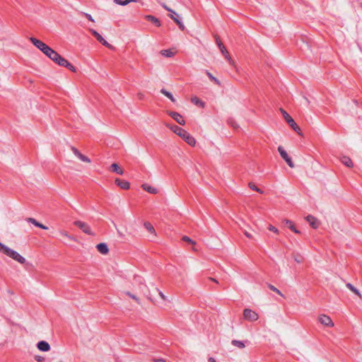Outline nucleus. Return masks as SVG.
<instances>
[{
  "mask_svg": "<svg viewBox=\"0 0 362 362\" xmlns=\"http://www.w3.org/2000/svg\"><path fill=\"white\" fill-rule=\"evenodd\" d=\"M30 40L31 42L37 48L39 49L42 52H43L47 57H49L50 59L52 57H54V53L56 52L53 49H52L50 47L47 45L45 43L42 42L41 40L35 38V37H30Z\"/></svg>",
  "mask_w": 362,
  "mask_h": 362,
  "instance_id": "1",
  "label": "nucleus"
},
{
  "mask_svg": "<svg viewBox=\"0 0 362 362\" xmlns=\"http://www.w3.org/2000/svg\"><path fill=\"white\" fill-rule=\"evenodd\" d=\"M0 250H1L6 256L12 258L20 264H24L26 261L25 259L18 252L9 248L1 243H0Z\"/></svg>",
  "mask_w": 362,
  "mask_h": 362,
  "instance_id": "2",
  "label": "nucleus"
},
{
  "mask_svg": "<svg viewBox=\"0 0 362 362\" xmlns=\"http://www.w3.org/2000/svg\"><path fill=\"white\" fill-rule=\"evenodd\" d=\"M172 130L177 135H179L185 141H186L189 145L194 146L196 144V141L194 138L191 136L187 131L183 129L182 128L174 125L172 127Z\"/></svg>",
  "mask_w": 362,
  "mask_h": 362,
  "instance_id": "3",
  "label": "nucleus"
},
{
  "mask_svg": "<svg viewBox=\"0 0 362 362\" xmlns=\"http://www.w3.org/2000/svg\"><path fill=\"white\" fill-rule=\"evenodd\" d=\"M281 112L284 116V118L287 122V123L291 126V127L298 134H300V129L298 126V124L295 122V121L293 119V118L289 115L288 113H287L284 110L281 109Z\"/></svg>",
  "mask_w": 362,
  "mask_h": 362,
  "instance_id": "4",
  "label": "nucleus"
},
{
  "mask_svg": "<svg viewBox=\"0 0 362 362\" xmlns=\"http://www.w3.org/2000/svg\"><path fill=\"white\" fill-rule=\"evenodd\" d=\"M74 226L80 228L84 233L90 235H94L95 233L92 232L89 225L85 222L81 221H75L74 222Z\"/></svg>",
  "mask_w": 362,
  "mask_h": 362,
  "instance_id": "5",
  "label": "nucleus"
},
{
  "mask_svg": "<svg viewBox=\"0 0 362 362\" xmlns=\"http://www.w3.org/2000/svg\"><path fill=\"white\" fill-rule=\"evenodd\" d=\"M243 317L245 320L253 322L258 320V314L249 308L243 310Z\"/></svg>",
  "mask_w": 362,
  "mask_h": 362,
  "instance_id": "6",
  "label": "nucleus"
},
{
  "mask_svg": "<svg viewBox=\"0 0 362 362\" xmlns=\"http://www.w3.org/2000/svg\"><path fill=\"white\" fill-rule=\"evenodd\" d=\"M278 151L279 152L281 158L286 162L290 168H294L295 165L293 162L292 161L291 158L288 156L287 152L284 150V148L282 146H279L278 147Z\"/></svg>",
  "mask_w": 362,
  "mask_h": 362,
  "instance_id": "7",
  "label": "nucleus"
},
{
  "mask_svg": "<svg viewBox=\"0 0 362 362\" xmlns=\"http://www.w3.org/2000/svg\"><path fill=\"white\" fill-rule=\"evenodd\" d=\"M319 322L327 327H333L334 322H332L330 317L326 315H321L319 316Z\"/></svg>",
  "mask_w": 362,
  "mask_h": 362,
  "instance_id": "8",
  "label": "nucleus"
},
{
  "mask_svg": "<svg viewBox=\"0 0 362 362\" xmlns=\"http://www.w3.org/2000/svg\"><path fill=\"white\" fill-rule=\"evenodd\" d=\"M54 57H52L51 58V60H52L55 64H57L59 66H63L65 64V62H66V59L62 57L59 54H58L57 52L54 53Z\"/></svg>",
  "mask_w": 362,
  "mask_h": 362,
  "instance_id": "9",
  "label": "nucleus"
},
{
  "mask_svg": "<svg viewBox=\"0 0 362 362\" xmlns=\"http://www.w3.org/2000/svg\"><path fill=\"white\" fill-rule=\"evenodd\" d=\"M90 32L92 35L97 39L98 42H100L102 45L110 47V44L103 37V36L98 33L96 30L91 29Z\"/></svg>",
  "mask_w": 362,
  "mask_h": 362,
  "instance_id": "10",
  "label": "nucleus"
},
{
  "mask_svg": "<svg viewBox=\"0 0 362 362\" xmlns=\"http://www.w3.org/2000/svg\"><path fill=\"white\" fill-rule=\"evenodd\" d=\"M170 116L173 119H175L178 124H180V125H185V119L182 118V115L177 112H170L169 113Z\"/></svg>",
  "mask_w": 362,
  "mask_h": 362,
  "instance_id": "11",
  "label": "nucleus"
},
{
  "mask_svg": "<svg viewBox=\"0 0 362 362\" xmlns=\"http://www.w3.org/2000/svg\"><path fill=\"white\" fill-rule=\"evenodd\" d=\"M115 184L122 189H128L130 187V183L128 181L119 178L115 180Z\"/></svg>",
  "mask_w": 362,
  "mask_h": 362,
  "instance_id": "12",
  "label": "nucleus"
},
{
  "mask_svg": "<svg viewBox=\"0 0 362 362\" xmlns=\"http://www.w3.org/2000/svg\"><path fill=\"white\" fill-rule=\"evenodd\" d=\"M37 347L40 351H48L50 349L49 344L45 341H40L37 344Z\"/></svg>",
  "mask_w": 362,
  "mask_h": 362,
  "instance_id": "13",
  "label": "nucleus"
},
{
  "mask_svg": "<svg viewBox=\"0 0 362 362\" xmlns=\"http://www.w3.org/2000/svg\"><path fill=\"white\" fill-rule=\"evenodd\" d=\"M306 221L309 223V224L310 225V226L312 228H318L319 223H318L317 218H315L314 216H313L311 215L307 216Z\"/></svg>",
  "mask_w": 362,
  "mask_h": 362,
  "instance_id": "14",
  "label": "nucleus"
},
{
  "mask_svg": "<svg viewBox=\"0 0 362 362\" xmlns=\"http://www.w3.org/2000/svg\"><path fill=\"white\" fill-rule=\"evenodd\" d=\"M96 248L103 255H106L109 252L108 246L105 243L98 244Z\"/></svg>",
  "mask_w": 362,
  "mask_h": 362,
  "instance_id": "15",
  "label": "nucleus"
},
{
  "mask_svg": "<svg viewBox=\"0 0 362 362\" xmlns=\"http://www.w3.org/2000/svg\"><path fill=\"white\" fill-rule=\"evenodd\" d=\"M340 160L345 166H346L348 168L354 167V163H353L351 159L348 156H342L340 158Z\"/></svg>",
  "mask_w": 362,
  "mask_h": 362,
  "instance_id": "16",
  "label": "nucleus"
},
{
  "mask_svg": "<svg viewBox=\"0 0 362 362\" xmlns=\"http://www.w3.org/2000/svg\"><path fill=\"white\" fill-rule=\"evenodd\" d=\"M142 188H143V189H144L147 192L153 194H155L158 193V189L156 187H153L149 185L147 183L143 184L142 185Z\"/></svg>",
  "mask_w": 362,
  "mask_h": 362,
  "instance_id": "17",
  "label": "nucleus"
},
{
  "mask_svg": "<svg viewBox=\"0 0 362 362\" xmlns=\"http://www.w3.org/2000/svg\"><path fill=\"white\" fill-rule=\"evenodd\" d=\"M110 169L112 172L118 174V175H123L124 171L122 170L119 166L117 163H112L110 165Z\"/></svg>",
  "mask_w": 362,
  "mask_h": 362,
  "instance_id": "18",
  "label": "nucleus"
},
{
  "mask_svg": "<svg viewBox=\"0 0 362 362\" xmlns=\"http://www.w3.org/2000/svg\"><path fill=\"white\" fill-rule=\"evenodd\" d=\"M146 18L147 20L151 21L152 23L156 25L157 27L160 26V21L156 17H155L153 16L148 15V16H146Z\"/></svg>",
  "mask_w": 362,
  "mask_h": 362,
  "instance_id": "19",
  "label": "nucleus"
},
{
  "mask_svg": "<svg viewBox=\"0 0 362 362\" xmlns=\"http://www.w3.org/2000/svg\"><path fill=\"white\" fill-rule=\"evenodd\" d=\"M160 93L162 94H163L165 96H166L167 98H168L173 103H175L176 101L175 98H174L173 94L170 92L165 90V88H162L160 90Z\"/></svg>",
  "mask_w": 362,
  "mask_h": 362,
  "instance_id": "20",
  "label": "nucleus"
},
{
  "mask_svg": "<svg viewBox=\"0 0 362 362\" xmlns=\"http://www.w3.org/2000/svg\"><path fill=\"white\" fill-rule=\"evenodd\" d=\"M284 223L288 226V228L296 233H300V231L295 227L293 222L290 220H285Z\"/></svg>",
  "mask_w": 362,
  "mask_h": 362,
  "instance_id": "21",
  "label": "nucleus"
},
{
  "mask_svg": "<svg viewBox=\"0 0 362 362\" xmlns=\"http://www.w3.org/2000/svg\"><path fill=\"white\" fill-rule=\"evenodd\" d=\"M231 344L233 346H237V347H238L240 349H243L245 346V344L244 341H240V340L233 339L231 341Z\"/></svg>",
  "mask_w": 362,
  "mask_h": 362,
  "instance_id": "22",
  "label": "nucleus"
},
{
  "mask_svg": "<svg viewBox=\"0 0 362 362\" xmlns=\"http://www.w3.org/2000/svg\"><path fill=\"white\" fill-rule=\"evenodd\" d=\"M144 227L148 232L156 234V231L153 226L149 222H145Z\"/></svg>",
  "mask_w": 362,
  "mask_h": 362,
  "instance_id": "23",
  "label": "nucleus"
},
{
  "mask_svg": "<svg viewBox=\"0 0 362 362\" xmlns=\"http://www.w3.org/2000/svg\"><path fill=\"white\" fill-rule=\"evenodd\" d=\"M160 54L166 57H171L174 55V52L170 49H163L161 50Z\"/></svg>",
  "mask_w": 362,
  "mask_h": 362,
  "instance_id": "24",
  "label": "nucleus"
},
{
  "mask_svg": "<svg viewBox=\"0 0 362 362\" xmlns=\"http://www.w3.org/2000/svg\"><path fill=\"white\" fill-rule=\"evenodd\" d=\"M206 74L208 76V77L215 83H216L218 86L221 85V82L219 81V80L214 77L209 71H206Z\"/></svg>",
  "mask_w": 362,
  "mask_h": 362,
  "instance_id": "25",
  "label": "nucleus"
},
{
  "mask_svg": "<svg viewBox=\"0 0 362 362\" xmlns=\"http://www.w3.org/2000/svg\"><path fill=\"white\" fill-rule=\"evenodd\" d=\"M346 287L349 288L354 293L361 296V293H360L359 291L356 288H355L351 283L346 284Z\"/></svg>",
  "mask_w": 362,
  "mask_h": 362,
  "instance_id": "26",
  "label": "nucleus"
},
{
  "mask_svg": "<svg viewBox=\"0 0 362 362\" xmlns=\"http://www.w3.org/2000/svg\"><path fill=\"white\" fill-rule=\"evenodd\" d=\"M63 67L67 68L69 70L71 71L72 72L76 71V68L71 63H69L67 60L65 62V64H64V66H63Z\"/></svg>",
  "mask_w": 362,
  "mask_h": 362,
  "instance_id": "27",
  "label": "nucleus"
},
{
  "mask_svg": "<svg viewBox=\"0 0 362 362\" xmlns=\"http://www.w3.org/2000/svg\"><path fill=\"white\" fill-rule=\"evenodd\" d=\"M26 221L28 223L33 224L34 226H35L37 227H39L40 223V222H38L36 219H35L33 218H26Z\"/></svg>",
  "mask_w": 362,
  "mask_h": 362,
  "instance_id": "28",
  "label": "nucleus"
},
{
  "mask_svg": "<svg viewBox=\"0 0 362 362\" xmlns=\"http://www.w3.org/2000/svg\"><path fill=\"white\" fill-rule=\"evenodd\" d=\"M175 22L178 25L179 28L182 30H185V25L180 18H175Z\"/></svg>",
  "mask_w": 362,
  "mask_h": 362,
  "instance_id": "29",
  "label": "nucleus"
},
{
  "mask_svg": "<svg viewBox=\"0 0 362 362\" xmlns=\"http://www.w3.org/2000/svg\"><path fill=\"white\" fill-rule=\"evenodd\" d=\"M175 22L178 25L179 28L182 30H185V25L180 18H175Z\"/></svg>",
  "mask_w": 362,
  "mask_h": 362,
  "instance_id": "30",
  "label": "nucleus"
},
{
  "mask_svg": "<svg viewBox=\"0 0 362 362\" xmlns=\"http://www.w3.org/2000/svg\"><path fill=\"white\" fill-rule=\"evenodd\" d=\"M175 22L178 25L179 28L182 30H185V25L180 18H175Z\"/></svg>",
  "mask_w": 362,
  "mask_h": 362,
  "instance_id": "31",
  "label": "nucleus"
},
{
  "mask_svg": "<svg viewBox=\"0 0 362 362\" xmlns=\"http://www.w3.org/2000/svg\"><path fill=\"white\" fill-rule=\"evenodd\" d=\"M115 4L120 6H127L128 4L127 0H114Z\"/></svg>",
  "mask_w": 362,
  "mask_h": 362,
  "instance_id": "32",
  "label": "nucleus"
},
{
  "mask_svg": "<svg viewBox=\"0 0 362 362\" xmlns=\"http://www.w3.org/2000/svg\"><path fill=\"white\" fill-rule=\"evenodd\" d=\"M78 158L83 162L90 163V160L82 153H81Z\"/></svg>",
  "mask_w": 362,
  "mask_h": 362,
  "instance_id": "33",
  "label": "nucleus"
},
{
  "mask_svg": "<svg viewBox=\"0 0 362 362\" xmlns=\"http://www.w3.org/2000/svg\"><path fill=\"white\" fill-rule=\"evenodd\" d=\"M269 286V288L272 291H273L276 292V293H278V294H279V295H280L281 296H283V294H282V293H281V292L278 288H276L275 286H274L273 285H272V284H269V286Z\"/></svg>",
  "mask_w": 362,
  "mask_h": 362,
  "instance_id": "34",
  "label": "nucleus"
},
{
  "mask_svg": "<svg viewBox=\"0 0 362 362\" xmlns=\"http://www.w3.org/2000/svg\"><path fill=\"white\" fill-rule=\"evenodd\" d=\"M249 187L252 190H255L259 193H262V191L260 189H259L254 183H249Z\"/></svg>",
  "mask_w": 362,
  "mask_h": 362,
  "instance_id": "35",
  "label": "nucleus"
},
{
  "mask_svg": "<svg viewBox=\"0 0 362 362\" xmlns=\"http://www.w3.org/2000/svg\"><path fill=\"white\" fill-rule=\"evenodd\" d=\"M161 5L163 8H165L166 11H169L170 13H172L177 16V13L175 11H173V9L169 8L165 4H162Z\"/></svg>",
  "mask_w": 362,
  "mask_h": 362,
  "instance_id": "36",
  "label": "nucleus"
},
{
  "mask_svg": "<svg viewBox=\"0 0 362 362\" xmlns=\"http://www.w3.org/2000/svg\"><path fill=\"white\" fill-rule=\"evenodd\" d=\"M228 123L230 125H231V126H232L233 128H235V129H236V128H238V124H237V123H236V122H235L234 119H229L228 120Z\"/></svg>",
  "mask_w": 362,
  "mask_h": 362,
  "instance_id": "37",
  "label": "nucleus"
},
{
  "mask_svg": "<svg viewBox=\"0 0 362 362\" xmlns=\"http://www.w3.org/2000/svg\"><path fill=\"white\" fill-rule=\"evenodd\" d=\"M192 102L196 105H200L201 106H204V103L199 100L197 98H192Z\"/></svg>",
  "mask_w": 362,
  "mask_h": 362,
  "instance_id": "38",
  "label": "nucleus"
},
{
  "mask_svg": "<svg viewBox=\"0 0 362 362\" xmlns=\"http://www.w3.org/2000/svg\"><path fill=\"white\" fill-rule=\"evenodd\" d=\"M223 56L225 57V58L226 59V60L228 62V63L230 64L233 65L234 64V62L231 59L228 52L227 54H224Z\"/></svg>",
  "mask_w": 362,
  "mask_h": 362,
  "instance_id": "39",
  "label": "nucleus"
},
{
  "mask_svg": "<svg viewBox=\"0 0 362 362\" xmlns=\"http://www.w3.org/2000/svg\"><path fill=\"white\" fill-rule=\"evenodd\" d=\"M223 56L225 57V58L226 59V60L228 62V63L230 64L233 65L234 64V62L231 59L228 52L227 54H224Z\"/></svg>",
  "mask_w": 362,
  "mask_h": 362,
  "instance_id": "40",
  "label": "nucleus"
},
{
  "mask_svg": "<svg viewBox=\"0 0 362 362\" xmlns=\"http://www.w3.org/2000/svg\"><path fill=\"white\" fill-rule=\"evenodd\" d=\"M268 230H270V231L274 232V233H276V234L279 233V230L276 227L272 226V225H269L268 226Z\"/></svg>",
  "mask_w": 362,
  "mask_h": 362,
  "instance_id": "41",
  "label": "nucleus"
},
{
  "mask_svg": "<svg viewBox=\"0 0 362 362\" xmlns=\"http://www.w3.org/2000/svg\"><path fill=\"white\" fill-rule=\"evenodd\" d=\"M219 49L223 55H224L228 52L224 45H220Z\"/></svg>",
  "mask_w": 362,
  "mask_h": 362,
  "instance_id": "42",
  "label": "nucleus"
},
{
  "mask_svg": "<svg viewBox=\"0 0 362 362\" xmlns=\"http://www.w3.org/2000/svg\"><path fill=\"white\" fill-rule=\"evenodd\" d=\"M71 151H73L74 154L77 157H78L79 155L81 154L80 151L76 148H75L74 146L71 147Z\"/></svg>",
  "mask_w": 362,
  "mask_h": 362,
  "instance_id": "43",
  "label": "nucleus"
},
{
  "mask_svg": "<svg viewBox=\"0 0 362 362\" xmlns=\"http://www.w3.org/2000/svg\"><path fill=\"white\" fill-rule=\"evenodd\" d=\"M182 240L185 242H188L189 243L194 244V242L191 238H189L188 236H183Z\"/></svg>",
  "mask_w": 362,
  "mask_h": 362,
  "instance_id": "44",
  "label": "nucleus"
},
{
  "mask_svg": "<svg viewBox=\"0 0 362 362\" xmlns=\"http://www.w3.org/2000/svg\"><path fill=\"white\" fill-rule=\"evenodd\" d=\"M157 291L158 292V294L160 296V297L163 300H166V297L163 294V293L162 291H160V290H158V288H156Z\"/></svg>",
  "mask_w": 362,
  "mask_h": 362,
  "instance_id": "45",
  "label": "nucleus"
},
{
  "mask_svg": "<svg viewBox=\"0 0 362 362\" xmlns=\"http://www.w3.org/2000/svg\"><path fill=\"white\" fill-rule=\"evenodd\" d=\"M243 233H244L245 235L247 238H250V239H254V238H253V236L252 235V234H251V233H250L249 232H247V230H244V232H243Z\"/></svg>",
  "mask_w": 362,
  "mask_h": 362,
  "instance_id": "46",
  "label": "nucleus"
},
{
  "mask_svg": "<svg viewBox=\"0 0 362 362\" xmlns=\"http://www.w3.org/2000/svg\"><path fill=\"white\" fill-rule=\"evenodd\" d=\"M84 15L89 21L94 22V20L90 14L84 13Z\"/></svg>",
  "mask_w": 362,
  "mask_h": 362,
  "instance_id": "47",
  "label": "nucleus"
},
{
  "mask_svg": "<svg viewBox=\"0 0 362 362\" xmlns=\"http://www.w3.org/2000/svg\"><path fill=\"white\" fill-rule=\"evenodd\" d=\"M169 17H170L171 19H173L174 21H175V18H180L178 15H177V16H176V15H175V14H173V13H170Z\"/></svg>",
  "mask_w": 362,
  "mask_h": 362,
  "instance_id": "48",
  "label": "nucleus"
},
{
  "mask_svg": "<svg viewBox=\"0 0 362 362\" xmlns=\"http://www.w3.org/2000/svg\"><path fill=\"white\" fill-rule=\"evenodd\" d=\"M216 41L218 48L220 47V45H223V43L221 42V41L220 40L219 37H216Z\"/></svg>",
  "mask_w": 362,
  "mask_h": 362,
  "instance_id": "49",
  "label": "nucleus"
},
{
  "mask_svg": "<svg viewBox=\"0 0 362 362\" xmlns=\"http://www.w3.org/2000/svg\"><path fill=\"white\" fill-rule=\"evenodd\" d=\"M127 295L131 297L132 298L134 299L135 300H136L137 302H139V299L138 298H136V296L133 295V294H131L130 293H127Z\"/></svg>",
  "mask_w": 362,
  "mask_h": 362,
  "instance_id": "50",
  "label": "nucleus"
},
{
  "mask_svg": "<svg viewBox=\"0 0 362 362\" xmlns=\"http://www.w3.org/2000/svg\"><path fill=\"white\" fill-rule=\"evenodd\" d=\"M43 359H44V358H43V357L40 356H37L35 357V360H36L37 361H38V362H41V361H43Z\"/></svg>",
  "mask_w": 362,
  "mask_h": 362,
  "instance_id": "51",
  "label": "nucleus"
},
{
  "mask_svg": "<svg viewBox=\"0 0 362 362\" xmlns=\"http://www.w3.org/2000/svg\"><path fill=\"white\" fill-rule=\"evenodd\" d=\"M38 228H42L43 230H47L48 229V227H47L46 226H45V225H43L42 223H40V226H39Z\"/></svg>",
  "mask_w": 362,
  "mask_h": 362,
  "instance_id": "52",
  "label": "nucleus"
},
{
  "mask_svg": "<svg viewBox=\"0 0 362 362\" xmlns=\"http://www.w3.org/2000/svg\"><path fill=\"white\" fill-rule=\"evenodd\" d=\"M155 361H156V362H165V360L163 359V358H157V359H155Z\"/></svg>",
  "mask_w": 362,
  "mask_h": 362,
  "instance_id": "53",
  "label": "nucleus"
},
{
  "mask_svg": "<svg viewBox=\"0 0 362 362\" xmlns=\"http://www.w3.org/2000/svg\"><path fill=\"white\" fill-rule=\"evenodd\" d=\"M209 362H216V360L214 358H209Z\"/></svg>",
  "mask_w": 362,
  "mask_h": 362,
  "instance_id": "54",
  "label": "nucleus"
},
{
  "mask_svg": "<svg viewBox=\"0 0 362 362\" xmlns=\"http://www.w3.org/2000/svg\"><path fill=\"white\" fill-rule=\"evenodd\" d=\"M139 0H127L128 4L132 3V2H137Z\"/></svg>",
  "mask_w": 362,
  "mask_h": 362,
  "instance_id": "55",
  "label": "nucleus"
},
{
  "mask_svg": "<svg viewBox=\"0 0 362 362\" xmlns=\"http://www.w3.org/2000/svg\"><path fill=\"white\" fill-rule=\"evenodd\" d=\"M209 280H211V281H214V282H216V283H218V281H217L215 279H214V278H211H211H209Z\"/></svg>",
  "mask_w": 362,
  "mask_h": 362,
  "instance_id": "56",
  "label": "nucleus"
},
{
  "mask_svg": "<svg viewBox=\"0 0 362 362\" xmlns=\"http://www.w3.org/2000/svg\"><path fill=\"white\" fill-rule=\"evenodd\" d=\"M295 261H296V262H298V263L301 262V261H300V259H297V258H295Z\"/></svg>",
  "mask_w": 362,
  "mask_h": 362,
  "instance_id": "57",
  "label": "nucleus"
},
{
  "mask_svg": "<svg viewBox=\"0 0 362 362\" xmlns=\"http://www.w3.org/2000/svg\"><path fill=\"white\" fill-rule=\"evenodd\" d=\"M354 103L356 105H358V101H357V100H354Z\"/></svg>",
  "mask_w": 362,
  "mask_h": 362,
  "instance_id": "58",
  "label": "nucleus"
},
{
  "mask_svg": "<svg viewBox=\"0 0 362 362\" xmlns=\"http://www.w3.org/2000/svg\"><path fill=\"white\" fill-rule=\"evenodd\" d=\"M361 7L362 8V3L361 4Z\"/></svg>",
  "mask_w": 362,
  "mask_h": 362,
  "instance_id": "59",
  "label": "nucleus"
}]
</instances>
